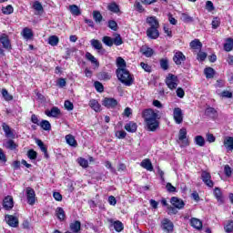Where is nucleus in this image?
Wrapping results in <instances>:
<instances>
[{
	"label": "nucleus",
	"mask_w": 233,
	"mask_h": 233,
	"mask_svg": "<svg viewBox=\"0 0 233 233\" xmlns=\"http://www.w3.org/2000/svg\"><path fill=\"white\" fill-rule=\"evenodd\" d=\"M142 116L149 132H156L159 128V115L152 109H146Z\"/></svg>",
	"instance_id": "f257e3e1"
},
{
	"label": "nucleus",
	"mask_w": 233,
	"mask_h": 233,
	"mask_svg": "<svg viewBox=\"0 0 233 233\" xmlns=\"http://www.w3.org/2000/svg\"><path fill=\"white\" fill-rule=\"evenodd\" d=\"M116 77L120 80L126 86H132L134 83V76L130 75L128 69H116Z\"/></svg>",
	"instance_id": "f03ea898"
},
{
	"label": "nucleus",
	"mask_w": 233,
	"mask_h": 233,
	"mask_svg": "<svg viewBox=\"0 0 233 233\" xmlns=\"http://www.w3.org/2000/svg\"><path fill=\"white\" fill-rule=\"evenodd\" d=\"M166 85L169 88V90H176L177 88V85H179V79L173 74H168L166 78Z\"/></svg>",
	"instance_id": "7ed1b4c3"
},
{
	"label": "nucleus",
	"mask_w": 233,
	"mask_h": 233,
	"mask_svg": "<svg viewBox=\"0 0 233 233\" xmlns=\"http://www.w3.org/2000/svg\"><path fill=\"white\" fill-rule=\"evenodd\" d=\"M160 227L166 233L174 232V223L168 218L162 219Z\"/></svg>",
	"instance_id": "20e7f679"
},
{
	"label": "nucleus",
	"mask_w": 233,
	"mask_h": 233,
	"mask_svg": "<svg viewBox=\"0 0 233 233\" xmlns=\"http://www.w3.org/2000/svg\"><path fill=\"white\" fill-rule=\"evenodd\" d=\"M178 139L181 141L180 147H188V145H190V142L187 138V128L182 127L179 130Z\"/></svg>",
	"instance_id": "39448f33"
},
{
	"label": "nucleus",
	"mask_w": 233,
	"mask_h": 233,
	"mask_svg": "<svg viewBox=\"0 0 233 233\" xmlns=\"http://www.w3.org/2000/svg\"><path fill=\"white\" fill-rule=\"evenodd\" d=\"M173 119L177 125L183 123V110L180 107H175L173 109Z\"/></svg>",
	"instance_id": "423d86ee"
},
{
	"label": "nucleus",
	"mask_w": 233,
	"mask_h": 233,
	"mask_svg": "<svg viewBox=\"0 0 233 233\" xmlns=\"http://www.w3.org/2000/svg\"><path fill=\"white\" fill-rule=\"evenodd\" d=\"M25 192L28 205H35V191L34 190V188L27 187Z\"/></svg>",
	"instance_id": "0eeeda50"
},
{
	"label": "nucleus",
	"mask_w": 233,
	"mask_h": 233,
	"mask_svg": "<svg viewBox=\"0 0 233 233\" xmlns=\"http://www.w3.org/2000/svg\"><path fill=\"white\" fill-rule=\"evenodd\" d=\"M202 181L207 185V187H209V188H212L214 187V181H212V176H210V173L207 171H203L201 174Z\"/></svg>",
	"instance_id": "6e6552de"
},
{
	"label": "nucleus",
	"mask_w": 233,
	"mask_h": 233,
	"mask_svg": "<svg viewBox=\"0 0 233 233\" xmlns=\"http://www.w3.org/2000/svg\"><path fill=\"white\" fill-rule=\"evenodd\" d=\"M173 61L175 65H182V63H185L187 61V56H184L183 52L181 51H177L175 52V55L173 56Z\"/></svg>",
	"instance_id": "1a4fd4ad"
},
{
	"label": "nucleus",
	"mask_w": 233,
	"mask_h": 233,
	"mask_svg": "<svg viewBox=\"0 0 233 233\" xmlns=\"http://www.w3.org/2000/svg\"><path fill=\"white\" fill-rule=\"evenodd\" d=\"M213 194L218 205H223V203H225V197H223V192L221 191V188L215 187Z\"/></svg>",
	"instance_id": "9d476101"
},
{
	"label": "nucleus",
	"mask_w": 233,
	"mask_h": 233,
	"mask_svg": "<svg viewBox=\"0 0 233 233\" xmlns=\"http://www.w3.org/2000/svg\"><path fill=\"white\" fill-rule=\"evenodd\" d=\"M159 27H148L147 29V35L149 39H157L159 37Z\"/></svg>",
	"instance_id": "9b49d317"
},
{
	"label": "nucleus",
	"mask_w": 233,
	"mask_h": 233,
	"mask_svg": "<svg viewBox=\"0 0 233 233\" xmlns=\"http://www.w3.org/2000/svg\"><path fill=\"white\" fill-rule=\"evenodd\" d=\"M5 221L7 225H9V227H12L13 228H16V227L19 226V219L12 215H6Z\"/></svg>",
	"instance_id": "f8f14e48"
},
{
	"label": "nucleus",
	"mask_w": 233,
	"mask_h": 233,
	"mask_svg": "<svg viewBox=\"0 0 233 233\" xmlns=\"http://www.w3.org/2000/svg\"><path fill=\"white\" fill-rule=\"evenodd\" d=\"M102 105L106 108H116V106H117V100H116V98L106 97L103 100Z\"/></svg>",
	"instance_id": "ddd939ff"
},
{
	"label": "nucleus",
	"mask_w": 233,
	"mask_h": 233,
	"mask_svg": "<svg viewBox=\"0 0 233 233\" xmlns=\"http://www.w3.org/2000/svg\"><path fill=\"white\" fill-rule=\"evenodd\" d=\"M170 203L175 208H178V210H181L185 207V202L177 197L171 198Z\"/></svg>",
	"instance_id": "4468645a"
},
{
	"label": "nucleus",
	"mask_w": 233,
	"mask_h": 233,
	"mask_svg": "<svg viewBox=\"0 0 233 233\" xmlns=\"http://www.w3.org/2000/svg\"><path fill=\"white\" fill-rule=\"evenodd\" d=\"M3 208L5 210H11V208H14V198L10 196L5 197L3 201Z\"/></svg>",
	"instance_id": "2eb2a0df"
},
{
	"label": "nucleus",
	"mask_w": 233,
	"mask_h": 233,
	"mask_svg": "<svg viewBox=\"0 0 233 233\" xmlns=\"http://www.w3.org/2000/svg\"><path fill=\"white\" fill-rule=\"evenodd\" d=\"M146 23L149 25V28H159V21L156 16H148Z\"/></svg>",
	"instance_id": "dca6fc26"
},
{
	"label": "nucleus",
	"mask_w": 233,
	"mask_h": 233,
	"mask_svg": "<svg viewBox=\"0 0 233 233\" xmlns=\"http://www.w3.org/2000/svg\"><path fill=\"white\" fill-rule=\"evenodd\" d=\"M45 114L47 116V117H57V116L61 114V110L58 109L57 106H54L51 108V110H46Z\"/></svg>",
	"instance_id": "f3484780"
},
{
	"label": "nucleus",
	"mask_w": 233,
	"mask_h": 233,
	"mask_svg": "<svg viewBox=\"0 0 233 233\" xmlns=\"http://www.w3.org/2000/svg\"><path fill=\"white\" fill-rule=\"evenodd\" d=\"M223 145L228 152H231L233 150V137H226Z\"/></svg>",
	"instance_id": "a211bd4d"
},
{
	"label": "nucleus",
	"mask_w": 233,
	"mask_h": 233,
	"mask_svg": "<svg viewBox=\"0 0 233 233\" xmlns=\"http://www.w3.org/2000/svg\"><path fill=\"white\" fill-rule=\"evenodd\" d=\"M0 43L6 49L12 48V45L10 44V38L5 34L0 35Z\"/></svg>",
	"instance_id": "6ab92c4d"
},
{
	"label": "nucleus",
	"mask_w": 233,
	"mask_h": 233,
	"mask_svg": "<svg viewBox=\"0 0 233 233\" xmlns=\"http://www.w3.org/2000/svg\"><path fill=\"white\" fill-rule=\"evenodd\" d=\"M190 225L193 228H196V230H201L203 228V222L197 218L190 219Z\"/></svg>",
	"instance_id": "aec40b11"
},
{
	"label": "nucleus",
	"mask_w": 233,
	"mask_h": 233,
	"mask_svg": "<svg viewBox=\"0 0 233 233\" xmlns=\"http://www.w3.org/2000/svg\"><path fill=\"white\" fill-rule=\"evenodd\" d=\"M21 35L24 37V39H25L26 41H30V39H32V37H34V33L32 32V29L28 28V27H25L22 30Z\"/></svg>",
	"instance_id": "412c9836"
},
{
	"label": "nucleus",
	"mask_w": 233,
	"mask_h": 233,
	"mask_svg": "<svg viewBox=\"0 0 233 233\" xmlns=\"http://www.w3.org/2000/svg\"><path fill=\"white\" fill-rule=\"evenodd\" d=\"M2 128L5 134V137H15V135L14 134V130H12V128H10V126L7 125L6 123L2 124Z\"/></svg>",
	"instance_id": "4be33fe9"
},
{
	"label": "nucleus",
	"mask_w": 233,
	"mask_h": 233,
	"mask_svg": "<svg viewBox=\"0 0 233 233\" xmlns=\"http://www.w3.org/2000/svg\"><path fill=\"white\" fill-rule=\"evenodd\" d=\"M140 167L146 170H148V172H152V170H154V166H152V162L148 158L142 160Z\"/></svg>",
	"instance_id": "5701e85b"
},
{
	"label": "nucleus",
	"mask_w": 233,
	"mask_h": 233,
	"mask_svg": "<svg viewBox=\"0 0 233 233\" xmlns=\"http://www.w3.org/2000/svg\"><path fill=\"white\" fill-rule=\"evenodd\" d=\"M140 52L142 53V56H145V57H152V56H154V49L146 46L140 48Z\"/></svg>",
	"instance_id": "b1692460"
},
{
	"label": "nucleus",
	"mask_w": 233,
	"mask_h": 233,
	"mask_svg": "<svg viewBox=\"0 0 233 233\" xmlns=\"http://www.w3.org/2000/svg\"><path fill=\"white\" fill-rule=\"evenodd\" d=\"M125 130H127V132L134 134V132L137 130V124H136L135 122H128L125 126Z\"/></svg>",
	"instance_id": "393cba45"
},
{
	"label": "nucleus",
	"mask_w": 233,
	"mask_h": 233,
	"mask_svg": "<svg viewBox=\"0 0 233 233\" xmlns=\"http://www.w3.org/2000/svg\"><path fill=\"white\" fill-rule=\"evenodd\" d=\"M116 70H125L127 69V61H125V59H123V57L118 56L116 58Z\"/></svg>",
	"instance_id": "a878e982"
},
{
	"label": "nucleus",
	"mask_w": 233,
	"mask_h": 233,
	"mask_svg": "<svg viewBox=\"0 0 233 233\" xmlns=\"http://www.w3.org/2000/svg\"><path fill=\"white\" fill-rule=\"evenodd\" d=\"M89 106L94 110L95 112H99L101 110V104L96 99H91L89 101Z\"/></svg>",
	"instance_id": "bb28decb"
},
{
	"label": "nucleus",
	"mask_w": 233,
	"mask_h": 233,
	"mask_svg": "<svg viewBox=\"0 0 233 233\" xmlns=\"http://www.w3.org/2000/svg\"><path fill=\"white\" fill-rule=\"evenodd\" d=\"M66 141L69 147H73L76 148L77 147V141L76 140V137L72 135H66Z\"/></svg>",
	"instance_id": "cd10ccee"
},
{
	"label": "nucleus",
	"mask_w": 233,
	"mask_h": 233,
	"mask_svg": "<svg viewBox=\"0 0 233 233\" xmlns=\"http://www.w3.org/2000/svg\"><path fill=\"white\" fill-rule=\"evenodd\" d=\"M56 216L59 221H65V218H66V215L65 214V209L63 208H56Z\"/></svg>",
	"instance_id": "c85d7f7f"
},
{
	"label": "nucleus",
	"mask_w": 233,
	"mask_h": 233,
	"mask_svg": "<svg viewBox=\"0 0 233 233\" xmlns=\"http://www.w3.org/2000/svg\"><path fill=\"white\" fill-rule=\"evenodd\" d=\"M86 59H87V61H90V63L95 65L96 68H99V62L97 61V58H96V56H94L91 53H86Z\"/></svg>",
	"instance_id": "c756f323"
},
{
	"label": "nucleus",
	"mask_w": 233,
	"mask_h": 233,
	"mask_svg": "<svg viewBox=\"0 0 233 233\" xmlns=\"http://www.w3.org/2000/svg\"><path fill=\"white\" fill-rule=\"evenodd\" d=\"M4 147H6L8 150H15L17 148V144L12 139L6 140L4 143Z\"/></svg>",
	"instance_id": "7c9ffc66"
},
{
	"label": "nucleus",
	"mask_w": 233,
	"mask_h": 233,
	"mask_svg": "<svg viewBox=\"0 0 233 233\" xmlns=\"http://www.w3.org/2000/svg\"><path fill=\"white\" fill-rule=\"evenodd\" d=\"M189 46L190 48H192V50H199L200 48H202L203 44H201L199 39H195L190 42Z\"/></svg>",
	"instance_id": "2f4dec72"
},
{
	"label": "nucleus",
	"mask_w": 233,
	"mask_h": 233,
	"mask_svg": "<svg viewBox=\"0 0 233 233\" xmlns=\"http://www.w3.org/2000/svg\"><path fill=\"white\" fill-rule=\"evenodd\" d=\"M107 10H109V12H113V14H119L120 12L119 5L116 4V2L108 4Z\"/></svg>",
	"instance_id": "473e14b6"
},
{
	"label": "nucleus",
	"mask_w": 233,
	"mask_h": 233,
	"mask_svg": "<svg viewBox=\"0 0 233 233\" xmlns=\"http://www.w3.org/2000/svg\"><path fill=\"white\" fill-rule=\"evenodd\" d=\"M204 74H205L207 79H212L216 74V71L212 67H206L204 69Z\"/></svg>",
	"instance_id": "72a5a7b5"
},
{
	"label": "nucleus",
	"mask_w": 233,
	"mask_h": 233,
	"mask_svg": "<svg viewBox=\"0 0 233 233\" xmlns=\"http://www.w3.org/2000/svg\"><path fill=\"white\" fill-rule=\"evenodd\" d=\"M233 49V39L228 38L226 39V43L224 44V50L226 52H232Z\"/></svg>",
	"instance_id": "f704fd0d"
},
{
	"label": "nucleus",
	"mask_w": 233,
	"mask_h": 233,
	"mask_svg": "<svg viewBox=\"0 0 233 233\" xmlns=\"http://www.w3.org/2000/svg\"><path fill=\"white\" fill-rule=\"evenodd\" d=\"M113 227L116 230V232H123L125 226L123 225V222L119 220H116L113 222Z\"/></svg>",
	"instance_id": "c9c22d12"
},
{
	"label": "nucleus",
	"mask_w": 233,
	"mask_h": 233,
	"mask_svg": "<svg viewBox=\"0 0 233 233\" xmlns=\"http://www.w3.org/2000/svg\"><path fill=\"white\" fill-rule=\"evenodd\" d=\"M70 229L72 230V232L78 233L79 230H81V222L76 220V221L71 223Z\"/></svg>",
	"instance_id": "e433bc0d"
},
{
	"label": "nucleus",
	"mask_w": 233,
	"mask_h": 233,
	"mask_svg": "<svg viewBox=\"0 0 233 233\" xmlns=\"http://www.w3.org/2000/svg\"><path fill=\"white\" fill-rule=\"evenodd\" d=\"M90 43H91V46H93L95 50H103V44H101L99 40L92 39Z\"/></svg>",
	"instance_id": "4c0bfd02"
},
{
	"label": "nucleus",
	"mask_w": 233,
	"mask_h": 233,
	"mask_svg": "<svg viewBox=\"0 0 233 233\" xmlns=\"http://www.w3.org/2000/svg\"><path fill=\"white\" fill-rule=\"evenodd\" d=\"M69 12L73 15H81V10L79 9V7L76 5H69Z\"/></svg>",
	"instance_id": "58836bf2"
},
{
	"label": "nucleus",
	"mask_w": 233,
	"mask_h": 233,
	"mask_svg": "<svg viewBox=\"0 0 233 233\" xmlns=\"http://www.w3.org/2000/svg\"><path fill=\"white\" fill-rule=\"evenodd\" d=\"M38 127H41V128H43V130H51L52 129V125L50 124V122L48 120H42L40 122V125H38Z\"/></svg>",
	"instance_id": "ea45409f"
},
{
	"label": "nucleus",
	"mask_w": 233,
	"mask_h": 233,
	"mask_svg": "<svg viewBox=\"0 0 233 233\" xmlns=\"http://www.w3.org/2000/svg\"><path fill=\"white\" fill-rule=\"evenodd\" d=\"M98 78L101 79V81H109V79H112V75L107 72H101L98 74Z\"/></svg>",
	"instance_id": "a19ab883"
},
{
	"label": "nucleus",
	"mask_w": 233,
	"mask_h": 233,
	"mask_svg": "<svg viewBox=\"0 0 233 233\" xmlns=\"http://www.w3.org/2000/svg\"><path fill=\"white\" fill-rule=\"evenodd\" d=\"M48 44L51 45V46H57V45H59V37L56 35L49 36Z\"/></svg>",
	"instance_id": "79ce46f5"
},
{
	"label": "nucleus",
	"mask_w": 233,
	"mask_h": 233,
	"mask_svg": "<svg viewBox=\"0 0 233 233\" xmlns=\"http://www.w3.org/2000/svg\"><path fill=\"white\" fill-rule=\"evenodd\" d=\"M102 43H104L106 46H114V38L110 36H104L102 38Z\"/></svg>",
	"instance_id": "37998d69"
},
{
	"label": "nucleus",
	"mask_w": 233,
	"mask_h": 233,
	"mask_svg": "<svg viewBox=\"0 0 233 233\" xmlns=\"http://www.w3.org/2000/svg\"><path fill=\"white\" fill-rule=\"evenodd\" d=\"M194 141L198 147H205V138L202 136L195 137Z\"/></svg>",
	"instance_id": "c03bdc74"
},
{
	"label": "nucleus",
	"mask_w": 233,
	"mask_h": 233,
	"mask_svg": "<svg viewBox=\"0 0 233 233\" xmlns=\"http://www.w3.org/2000/svg\"><path fill=\"white\" fill-rule=\"evenodd\" d=\"M2 13L5 15H10V14H14V6H12L11 5H8L7 6L3 7Z\"/></svg>",
	"instance_id": "a18cd8bd"
},
{
	"label": "nucleus",
	"mask_w": 233,
	"mask_h": 233,
	"mask_svg": "<svg viewBox=\"0 0 233 233\" xmlns=\"http://www.w3.org/2000/svg\"><path fill=\"white\" fill-rule=\"evenodd\" d=\"M93 19H95L96 23H101L103 21V15L99 11H94Z\"/></svg>",
	"instance_id": "49530a36"
},
{
	"label": "nucleus",
	"mask_w": 233,
	"mask_h": 233,
	"mask_svg": "<svg viewBox=\"0 0 233 233\" xmlns=\"http://www.w3.org/2000/svg\"><path fill=\"white\" fill-rule=\"evenodd\" d=\"M2 96L5 101H12V99H14V96L9 95L6 89H2Z\"/></svg>",
	"instance_id": "de8ad7c7"
},
{
	"label": "nucleus",
	"mask_w": 233,
	"mask_h": 233,
	"mask_svg": "<svg viewBox=\"0 0 233 233\" xmlns=\"http://www.w3.org/2000/svg\"><path fill=\"white\" fill-rule=\"evenodd\" d=\"M122 43L123 39L120 35H116V37L113 38V45H116V46H121Z\"/></svg>",
	"instance_id": "09e8293b"
},
{
	"label": "nucleus",
	"mask_w": 233,
	"mask_h": 233,
	"mask_svg": "<svg viewBox=\"0 0 233 233\" xmlns=\"http://www.w3.org/2000/svg\"><path fill=\"white\" fill-rule=\"evenodd\" d=\"M224 230L226 233L233 232V221L232 220L228 222V224L224 227Z\"/></svg>",
	"instance_id": "8fccbe9b"
},
{
	"label": "nucleus",
	"mask_w": 233,
	"mask_h": 233,
	"mask_svg": "<svg viewBox=\"0 0 233 233\" xmlns=\"http://www.w3.org/2000/svg\"><path fill=\"white\" fill-rule=\"evenodd\" d=\"M160 67L162 68V70H168V59L162 58L160 60Z\"/></svg>",
	"instance_id": "3c124183"
},
{
	"label": "nucleus",
	"mask_w": 233,
	"mask_h": 233,
	"mask_svg": "<svg viewBox=\"0 0 233 233\" xmlns=\"http://www.w3.org/2000/svg\"><path fill=\"white\" fill-rule=\"evenodd\" d=\"M108 28H110L114 32H116L117 31V22H116L115 20H109L108 21Z\"/></svg>",
	"instance_id": "603ef678"
},
{
	"label": "nucleus",
	"mask_w": 233,
	"mask_h": 233,
	"mask_svg": "<svg viewBox=\"0 0 233 233\" xmlns=\"http://www.w3.org/2000/svg\"><path fill=\"white\" fill-rule=\"evenodd\" d=\"M181 19L184 23H192L194 21V18L187 14H182Z\"/></svg>",
	"instance_id": "864d4df0"
},
{
	"label": "nucleus",
	"mask_w": 233,
	"mask_h": 233,
	"mask_svg": "<svg viewBox=\"0 0 233 233\" xmlns=\"http://www.w3.org/2000/svg\"><path fill=\"white\" fill-rule=\"evenodd\" d=\"M115 136L117 139H125L127 137V133L123 130H118L115 133Z\"/></svg>",
	"instance_id": "5fc2aeb1"
},
{
	"label": "nucleus",
	"mask_w": 233,
	"mask_h": 233,
	"mask_svg": "<svg viewBox=\"0 0 233 233\" xmlns=\"http://www.w3.org/2000/svg\"><path fill=\"white\" fill-rule=\"evenodd\" d=\"M212 28L214 30H216V28H218L220 25H221V20L218 17H215L213 20H212Z\"/></svg>",
	"instance_id": "6e6d98bb"
},
{
	"label": "nucleus",
	"mask_w": 233,
	"mask_h": 233,
	"mask_svg": "<svg viewBox=\"0 0 233 233\" xmlns=\"http://www.w3.org/2000/svg\"><path fill=\"white\" fill-rule=\"evenodd\" d=\"M64 106H65L66 110H68L69 112L74 110V104L72 102H70V100H66Z\"/></svg>",
	"instance_id": "4d7b16f0"
},
{
	"label": "nucleus",
	"mask_w": 233,
	"mask_h": 233,
	"mask_svg": "<svg viewBox=\"0 0 233 233\" xmlns=\"http://www.w3.org/2000/svg\"><path fill=\"white\" fill-rule=\"evenodd\" d=\"M94 85L96 92H103L105 90V87L103 86V84H101V82L96 81Z\"/></svg>",
	"instance_id": "13d9d810"
},
{
	"label": "nucleus",
	"mask_w": 233,
	"mask_h": 233,
	"mask_svg": "<svg viewBox=\"0 0 233 233\" xmlns=\"http://www.w3.org/2000/svg\"><path fill=\"white\" fill-rule=\"evenodd\" d=\"M34 10H36V12H43V5L39 3V1H35L33 5Z\"/></svg>",
	"instance_id": "bf43d9fd"
},
{
	"label": "nucleus",
	"mask_w": 233,
	"mask_h": 233,
	"mask_svg": "<svg viewBox=\"0 0 233 233\" xmlns=\"http://www.w3.org/2000/svg\"><path fill=\"white\" fill-rule=\"evenodd\" d=\"M140 66L141 68H143V70H145V72H148V73L152 72V67L148 64L141 62Z\"/></svg>",
	"instance_id": "052dcab7"
},
{
	"label": "nucleus",
	"mask_w": 233,
	"mask_h": 233,
	"mask_svg": "<svg viewBox=\"0 0 233 233\" xmlns=\"http://www.w3.org/2000/svg\"><path fill=\"white\" fill-rule=\"evenodd\" d=\"M134 6L136 10H137V12H139L140 14H143V12H145V8H143V5H141V3L136 1Z\"/></svg>",
	"instance_id": "680f3d73"
},
{
	"label": "nucleus",
	"mask_w": 233,
	"mask_h": 233,
	"mask_svg": "<svg viewBox=\"0 0 233 233\" xmlns=\"http://www.w3.org/2000/svg\"><path fill=\"white\" fill-rule=\"evenodd\" d=\"M27 157H29V159H35L37 157V152H35L34 149H30L27 152Z\"/></svg>",
	"instance_id": "e2e57ef3"
},
{
	"label": "nucleus",
	"mask_w": 233,
	"mask_h": 233,
	"mask_svg": "<svg viewBox=\"0 0 233 233\" xmlns=\"http://www.w3.org/2000/svg\"><path fill=\"white\" fill-rule=\"evenodd\" d=\"M224 172L228 177H230V176H232L233 174V170L232 168H230V166L228 165L225 166Z\"/></svg>",
	"instance_id": "0e129e2a"
},
{
	"label": "nucleus",
	"mask_w": 233,
	"mask_h": 233,
	"mask_svg": "<svg viewBox=\"0 0 233 233\" xmlns=\"http://www.w3.org/2000/svg\"><path fill=\"white\" fill-rule=\"evenodd\" d=\"M78 163L80 167H83V168H87L88 167V160L85 158H79Z\"/></svg>",
	"instance_id": "69168bd1"
},
{
	"label": "nucleus",
	"mask_w": 233,
	"mask_h": 233,
	"mask_svg": "<svg viewBox=\"0 0 233 233\" xmlns=\"http://www.w3.org/2000/svg\"><path fill=\"white\" fill-rule=\"evenodd\" d=\"M206 10H208V12H213V10H214V4L212 3V1H207V3H206Z\"/></svg>",
	"instance_id": "338daca9"
},
{
	"label": "nucleus",
	"mask_w": 233,
	"mask_h": 233,
	"mask_svg": "<svg viewBox=\"0 0 233 233\" xmlns=\"http://www.w3.org/2000/svg\"><path fill=\"white\" fill-rule=\"evenodd\" d=\"M221 97H227L228 99H231L232 97V92L228 90H225L220 94Z\"/></svg>",
	"instance_id": "774afa93"
}]
</instances>
